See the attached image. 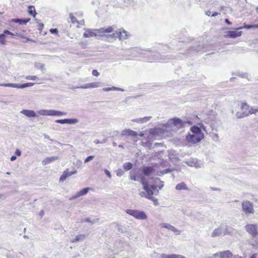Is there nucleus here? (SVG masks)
Wrapping results in <instances>:
<instances>
[{
	"label": "nucleus",
	"instance_id": "25",
	"mask_svg": "<svg viewBox=\"0 0 258 258\" xmlns=\"http://www.w3.org/2000/svg\"><path fill=\"white\" fill-rule=\"evenodd\" d=\"M30 19H12V21L16 23H19L22 25H25L29 21Z\"/></svg>",
	"mask_w": 258,
	"mask_h": 258
},
{
	"label": "nucleus",
	"instance_id": "64",
	"mask_svg": "<svg viewBox=\"0 0 258 258\" xmlns=\"http://www.w3.org/2000/svg\"><path fill=\"white\" fill-rule=\"evenodd\" d=\"M256 256H257V254L254 253L251 256V257L250 258H256Z\"/></svg>",
	"mask_w": 258,
	"mask_h": 258
},
{
	"label": "nucleus",
	"instance_id": "40",
	"mask_svg": "<svg viewBox=\"0 0 258 258\" xmlns=\"http://www.w3.org/2000/svg\"><path fill=\"white\" fill-rule=\"evenodd\" d=\"M33 83H27L23 84H20V89H23L28 87H31L34 85Z\"/></svg>",
	"mask_w": 258,
	"mask_h": 258
},
{
	"label": "nucleus",
	"instance_id": "57",
	"mask_svg": "<svg viewBox=\"0 0 258 258\" xmlns=\"http://www.w3.org/2000/svg\"><path fill=\"white\" fill-rule=\"evenodd\" d=\"M15 154L18 156H20L21 155V152L19 149H16L15 151Z\"/></svg>",
	"mask_w": 258,
	"mask_h": 258
},
{
	"label": "nucleus",
	"instance_id": "61",
	"mask_svg": "<svg viewBox=\"0 0 258 258\" xmlns=\"http://www.w3.org/2000/svg\"><path fill=\"white\" fill-rule=\"evenodd\" d=\"M139 195H140L141 197H146V196H147V194H146V192H144V191L140 192Z\"/></svg>",
	"mask_w": 258,
	"mask_h": 258
},
{
	"label": "nucleus",
	"instance_id": "55",
	"mask_svg": "<svg viewBox=\"0 0 258 258\" xmlns=\"http://www.w3.org/2000/svg\"><path fill=\"white\" fill-rule=\"evenodd\" d=\"M141 118H138L132 120V121L141 123Z\"/></svg>",
	"mask_w": 258,
	"mask_h": 258
},
{
	"label": "nucleus",
	"instance_id": "43",
	"mask_svg": "<svg viewBox=\"0 0 258 258\" xmlns=\"http://www.w3.org/2000/svg\"><path fill=\"white\" fill-rule=\"evenodd\" d=\"M152 118V116H146L143 118H141V123H143L149 121Z\"/></svg>",
	"mask_w": 258,
	"mask_h": 258
},
{
	"label": "nucleus",
	"instance_id": "31",
	"mask_svg": "<svg viewBox=\"0 0 258 258\" xmlns=\"http://www.w3.org/2000/svg\"><path fill=\"white\" fill-rule=\"evenodd\" d=\"M28 12V13L32 15L33 17H35L37 14L35 7L34 6H29Z\"/></svg>",
	"mask_w": 258,
	"mask_h": 258
},
{
	"label": "nucleus",
	"instance_id": "9",
	"mask_svg": "<svg viewBox=\"0 0 258 258\" xmlns=\"http://www.w3.org/2000/svg\"><path fill=\"white\" fill-rule=\"evenodd\" d=\"M214 258H232L233 255L230 250L220 251L214 254Z\"/></svg>",
	"mask_w": 258,
	"mask_h": 258
},
{
	"label": "nucleus",
	"instance_id": "51",
	"mask_svg": "<svg viewBox=\"0 0 258 258\" xmlns=\"http://www.w3.org/2000/svg\"><path fill=\"white\" fill-rule=\"evenodd\" d=\"M66 119H57V120H55V122H57V123H61V124H64V123H66Z\"/></svg>",
	"mask_w": 258,
	"mask_h": 258
},
{
	"label": "nucleus",
	"instance_id": "7",
	"mask_svg": "<svg viewBox=\"0 0 258 258\" xmlns=\"http://www.w3.org/2000/svg\"><path fill=\"white\" fill-rule=\"evenodd\" d=\"M242 211L246 214L254 213L253 207L251 203L248 201H243L242 203Z\"/></svg>",
	"mask_w": 258,
	"mask_h": 258
},
{
	"label": "nucleus",
	"instance_id": "32",
	"mask_svg": "<svg viewBox=\"0 0 258 258\" xmlns=\"http://www.w3.org/2000/svg\"><path fill=\"white\" fill-rule=\"evenodd\" d=\"M186 164L190 167H197V161L196 160H189L188 161H186Z\"/></svg>",
	"mask_w": 258,
	"mask_h": 258
},
{
	"label": "nucleus",
	"instance_id": "18",
	"mask_svg": "<svg viewBox=\"0 0 258 258\" xmlns=\"http://www.w3.org/2000/svg\"><path fill=\"white\" fill-rule=\"evenodd\" d=\"M160 258H185L183 255L176 254H166L162 253L160 255Z\"/></svg>",
	"mask_w": 258,
	"mask_h": 258
},
{
	"label": "nucleus",
	"instance_id": "19",
	"mask_svg": "<svg viewBox=\"0 0 258 258\" xmlns=\"http://www.w3.org/2000/svg\"><path fill=\"white\" fill-rule=\"evenodd\" d=\"M153 171V168L150 166H144L142 168V172L145 176L150 175Z\"/></svg>",
	"mask_w": 258,
	"mask_h": 258
},
{
	"label": "nucleus",
	"instance_id": "30",
	"mask_svg": "<svg viewBox=\"0 0 258 258\" xmlns=\"http://www.w3.org/2000/svg\"><path fill=\"white\" fill-rule=\"evenodd\" d=\"M122 135H127L135 137L137 136V133L131 130H126L123 131Z\"/></svg>",
	"mask_w": 258,
	"mask_h": 258
},
{
	"label": "nucleus",
	"instance_id": "37",
	"mask_svg": "<svg viewBox=\"0 0 258 258\" xmlns=\"http://www.w3.org/2000/svg\"><path fill=\"white\" fill-rule=\"evenodd\" d=\"M210 137L215 142H217L219 140V136L217 134L211 132L210 133Z\"/></svg>",
	"mask_w": 258,
	"mask_h": 258
},
{
	"label": "nucleus",
	"instance_id": "58",
	"mask_svg": "<svg viewBox=\"0 0 258 258\" xmlns=\"http://www.w3.org/2000/svg\"><path fill=\"white\" fill-rule=\"evenodd\" d=\"M4 37H1L0 38V43L2 44H5V43H6V41L5 40V39L4 38Z\"/></svg>",
	"mask_w": 258,
	"mask_h": 258
},
{
	"label": "nucleus",
	"instance_id": "33",
	"mask_svg": "<svg viewBox=\"0 0 258 258\" xmlns=\"http://www.w3.org/2000/svg\"><path fill=\"white\" fill-rule=\"evenodd\" d=\"M85 235L84 234H80V235H77L75 238H74V239H73L72 240V243H75V242H76L77 241H79L80 240H82L83 239H84L85 238Z\"/></svg>",
	"mask_w": 258,
	"mask_h": 258
},
{
	"label": "nucleus",
	"instance_id": "4",
	"mask_svg": "<svg viewBox=\"0 0 258 258\" xmlns=\"http://www.w3.org/2000/svg\"><path fill=\"white\" fill-rule=\"evenodd\" d=\"M184 125V122L179 118H173L169 119L164 126L166 128L176 127L177 128H182Z\"/></svg>",
	"mask_w": 258,
	"mask_h": 258
},
{
	"label": "nucleus",
	"instance_id": "17",
	"mask_svg": "<svg viewBox=\"0 0 258 258\" xmlns=\"http://www.w3.org/2000/svg\"><path fill=\"white\" fill-rule=\"evenodd\" d=\"M58 159V157L57 156H52L50 157H47L44 159L42 162V164L43 165H46L47 164H48L53 161H54L55 160H57Z\"/></svg>",
	"mask_w": 258,
	"mask_h": 258
},
{
	"label": "nucleus",
	"instance_id": "5",
	"mask_svg": "<svg viewBox=\"0 0 258 258\" xmlns=\"http://www.w3.org/2000/svg\"><path fill=\"white\" fill-rule=\"evenodd\" d=\"M38 113L42 116H62L67 114L66 112L52 109H41L37 111Z\"/></svg>",
	"mask_w": 258,
	"mask_h": 258
},
{
	"label": "nucleus",
	"instance_id": "50",
	"mask_svg": "<svg viewBox=\"0 0 258 258\" xmlns=\"http://www.w3.org/2000/svg\"><path fill=\"white\" fill-rule=\"evenodd\" d=\"M111 91H124V89L116 87H111Z\"/></svg>",
	"mask_w": 258,
	"mask_h": 258
},
{
	"label": "nucleus",
	"instance_id": "63",
	"mask_svg": "<svg viewBox=\"0 0 258 258\" xmlns=\"http://www.w3.org/2000/svg\"><path fill=\"white\" fill-rule=\"evenodd\" d=\"M17 157L16 156H12L11 157V160L12 161H15Z\"/></svg>",
	"mask_w": 258,
	"mask_h": 258
},
{
	"label": "nucleus",
	"instance_id": "36",
	"mask_svg": "<svg viewBox=\"0 0 258 258\" xmlns=\"http://www.w3.org/2000/svg\"><path fill=\"white\" fill-rule=\"evenodd\" d=\"M34 66L36 69L41 70L42 71L45 70V65L43 63L40 62H35Z\"/></svg>",
	"mask_w": 258,
	"mask_h": 258
},
{
	"label": "nucleus",
	"instance_id": "14",
	"mask_svg": "<svg viewBox=\"0 0 258 258\" xmlns=\"http://www.w3.org/2000/svg\"><path fill=\"white\" fill-rule=\"evenodd\" d=\"M89 189L90 188H88V187H86V188H84L82 189L80 191L78 192L75 195H74L73 197H71L70 198V200H72L76 199V198H77L78 197H80L86 195L88 193V192L89 191Z\"/></svg>",
	"mask_w": 258,
	"mask_h": 258
},
{
	"label": "nucleus",
	"instance_id": "28",
	"mask_svg": "<svg viewBox=\"0 0 258 258\" xmlns=\"http://www.w3.org/2000/svg\"><path fill=\"white\" fill-rule=\"evenodd\" d=\"M0 86L5 87H12L17 89H20V84H14V83H6L0 84Z\"/></svg>",
	"mask_w": 258,
	"mask_h": 258
},
{
	"label": "nucleus",
	"instance_id": "20",
	"mask_svg": "<svg viewBox=\"0 0 258 258\" xmlns=\"http://www.w3.org/2000/svg\"><path fill=\"white\" fill-rule=\"evenodd\" d=\"M175 189L177 190H189V189L188 187L186 184H185L183 182H181L179 183H178L175 186Z\"/></svg>",
	"mask_w": 258,
	"mask_h": 258
},
{
	"label": "nucleus",
	"instance_id": "45",
	"mask_svg": "<svg viewBox=\"0 0 258 258\" xmlns=\"http://www.w3.org/2000/svg\"><path fill=\"white\" fill-rule=\"evenodd\" d=\"M116 174L117 176L120 177L123 175L124 171L122 169H119L116 170Z\"/></svg>",
	"mask_w": 258,
	"mask_h": 258
},
{
	"label": "nucleus",
	"instance_id": "56",
	"mask_svg": "<svg viewBox=\"0 0 258 258\" xmlns=\"http://www.w3.org/2000/svg\"><path fill=\"white\" fill-rule=\"evenodd\" d=\"M147 199H150V200L154 201V202H157V199L154 197L150 196V197L148 198Z\"/></svg>",
	"mask_w": 258,
	"mask_h": 258
},
{
	"label": "nucleus",
	"instance_id": "49",
	"mask_svg": "<svg viewBox=\"0 0 258 258\" xmlns=\"http://www.w3.org/2000/svg\"><path fill=\"white\" fill-rule=\"evenodd\" d=\"M3 34H4V36H5L6 34H8V35H11L12 36H14L16 35L14 33H12L11 32L9 31L8 30H5L4 31V33Z\"/></svg>",
	"mask_w": 258,
	"mask_h": 258
},
{
	"label": "nucleus",
	"instance_id": "15",
	"mask_svg": "<svg viewBox=\"0 0 258 258\" xmlns=\"http://www.w3.org/2000/svg\"><path fill=\"white\" fill-rule=\"evenodd\" d=\"M21 113L28 117H35L37 116L36 113L32 110L23 109L21 111Z\"/></svg>",
	"mask_w": 258,
	"mask_h": 258
},
{
	"label": "nucleus",
	"instance_id": "47",
	"mask_svg": "<svg viewBox=\"0 0 258 258\" xmlns=\"http://www.w3.org/2000/svg\"><path fill=\"white\" fill-rule=\"evenodd\" d=\"M94 158V156H88V157H87L85 161H84V162L85 163H86L90 161H91L92 160H93Z\"/></svg>",
	"mask_w": 258,
	"mask_h": 258
},
{
	"label": "nucleus",
	"instance_id": "26",
	"mask_svg": "<svg viewBox=\"0 0 258 258\" xmlns=\"http://www.w3.org/2000/svg\"><path fill=\"white\" fill-rule=\"evenodd\" d=\"M142 175L141 173H131L130 174V178L131 180L134 181H139L140 180V176Z\"/></svg>",
	"mask_w": 258,
	"mask_h": 258
},
{
	"label": "nucleus",
	"instance_id": "35",
	"mask_svg": "<svg viewBox=\"0 0 258 258\" xmlns=\"http://www.w3.org/2000/svg\"><path fill=\"white\" fill-rule=\"evenodd\" d=\"M140 179L139 181H140V182L143 184V187H146V186L148 185V183L145 177L142 174L140 176Z\"/></svg>",
	"mask_w": 258,
	"mask_h": 258
},
{
	"label": "nucleus",
	"instance_id": "8",
	"mask_svg": "<svg viewBox=\"0 0 258 258\" xmlns=\"http://www.w3.org/2000/svg\"><path fill=\"white\" fill-rule=\"evenodd\" d=\"M203 138V134H200L199 135L189 134L186 136V139L188 142L196 144L200 142Z\"/></svg>",
	"mask_w": 258,
	"mask_h": 258
},
{
	"label": "nucleus",
	"instance_id": "13",
	"mask_svg": "<svg viewBox=\"0 0 258 258\" xmlns=\"http://www.w3.org/2000/svg\"><path fill=\"white\" fill-rule=\"evenodd\" d=\"M242 34V31H229L225 37L226 38H235L241 36Z\"/></svg>",
	"mask_w": 258,
	"mask_h": 258
},
{
	"label": "nucleus",
	"instance_id": "23",
	"mask_svg": "<svg viewBox=\"0 0 258 258\" xmlns=\"http://www.w3.org/2000/svg\"><path fill=\"white\" fill-rule=\"evenodd\" d=\"M223 233V227L221 226L218 228L215 229L212 233V237H215L221 235Z\"/></svg>",
	"mask_w": 258,
	"mask_h": 258
},
{
	"label": "nucleus",
	"instance_id": "38",
	"mask_svg": "<svg viewBox=\"0 0 258 258\" xmlns=\"http://www.w3.org/2000/svg\"><path fill=\"white\" fill-rule=\"evenodd\" d=\"M123 167L125 170H129L131 169L133 167V165L130 162H126L123 164Z\"/></svg>",
	"mask_w": 258,
	"mask_h": 258
},
{
	"label": "nucleus",
	"instance_id": "52",
	"mask_svg": "<svg viewBox=\"0 0 258 258\" xmlns=\"http://www.w3.org/2000/svg\"><path fill=\"white\" fill-rule=\"evenodd\" d=\"M104 172L109 178L111 177V174L110 172L109 171H108L107 169H105Z\"/></svg>",
	"mask_w": 258,
	"mask_h": 258
},
{
	"label": "nucleus",
	"instance_id": "3",
	"mask_svg": "<svg viewBox=\"0 0 258 258\" xmlns=\"http://www.w3.org/2000/svg\"><path fill=\"white\" fill-rule=\"evenodd\" d=\"M125 212L138 220H146L148 218L146 213L143 211L127 209Z\"/></svg>",
	"mask_w": 258,
	"mask_h": 258
},
{
	"label": "nucleus",
	"instance_id": "21",
	"mask_svg": "<svg viewBox=\"0 0 258 258\" xmlns=\"http://www.w3.org/2000/svg\"><path fill=\"white\" fill-rule=\"evenodd\" d=\"M143 188L145 190V191L147 194V196H146V198H148L153 195V189H154V190L155 189L156 187L155 185H152L151 186V189H150L148 185L146 186V187H143Z\"/></svg>",
	"mask_w": 258,
	"mask_h": 258
},
{
	"label": "nucleus",
	"instance_id": "54",
	"mask_svg": "<svg viewBox=\"0 0 258 258\" xmlns=\"http://www.w3.org/2000/svg\"><path fill=\"white\" fill-rule=\"evenodd\" d=\"M92 75L94 76H98L99 75V73L96 70H94L92 71Z\"/></svg>",
	"mask_w": 258,
	"mask_h": 258
},
{
	"label": "nucleus",
	"instance_id": "27",
	"mask_svg": "<svg viewBox=\"0 0 258 258\" xmlns=\"http://www.w3.org/2000/svg\"><path fill=\"white\" fill-rule=\"evenodd\" d=\"M190 131L192 132V134L199 135L200 134H203L201 128L196 126H191Z\"/></svg>",
	"mask_w": 258,
	"mask_h": 258
},
{
	"label": "nucleus",
	"instance_id": "2",
	"mask_svg": "<svg viewBox=\"0 0 258 258\" xmlns=\"http://www.w3.org/2000/svg\"><path fill=\"white\" fill-rule=\"evenodd\" d=\"M114 28L113 26H110L107 28H101L98 29L86 30L85 32L83 34V37L85 38L92 37L94 36H102L101 33H108L114 32Z\"/></svg>",
	"mask_w": 258,
	"mask_h": 258
},
{
	"label": "nucleus",
	"instance_id": "6",
	"mask_svg": "<svg viewBox=\"0 0 258 258\" xmlns=\"http://www.w3.org/2000/svg\"><path fill=\"white\" fill-rule=\"evenodd\" d=\"M107 37H111L112 38H118L119 40H122L128 38L129 34L128 33L124 30H120L119 31H116L112 34L105 35Z\"/></svg>",
	"mask_w": 258,
	"mask_h": 258
},
{
	"label": "nucleus",
	"instance_id": "53",
	"mask_svg": "<svg viewBox=\"0 0 258 258\" xmlns=\"http://www.w3.org/2000/svg\"><path fill=\"white\" fill-rule=\"evenodd\" d=\"M50 32L52 34H57L58 33V30L56 28H55V29H51L50 30Z\"/></svg>",
	"mask_w": 258,
	"mask_h": 258
},
{
	"label": "nucleus",
	"instance_id": "10",
	"mask_svg": "<svg viewBox=\"0 0 258 258\" xmlns=\"http://www.w3.org/2000/svg\"><path fill=\"white\" fill-rule=\"evenodd\" d=\"M102 86V84L100 82H95L90 83L86 84L80 87H76L74 88H80V89H88V88H98Z\"/></svg>",
	"mask_w": 258,
	"mask_h": 258
},
{
	"label": "nucleus",
	"instance_id": "11",
	"mask_svg": "<svg viewBox=\"0 0 258 258\" xmlns=\"http://www.w3.org/2000/svg\"><path fill=\"white\" fill-rule=\"evenodd\" d=\"M161 226L162 228H164L168 229L170 231L174 232L176 235H179L181 233V231L176 228L173 226L171 225L169 223H163L161 224Z\"/></svg>",
	"mask_w": 258,
	"mask_h": 258
},
{
	"label": "nucleus",
	"instance_id": "46",
	"mask_svg": "<svg viewBox=\"0 0 258 258\" xmlns=\"http://www.w3.org/2000/svg\"><path fill=\"white\" fill-rule=\"evenodd\" d=\"M204 48L203 46L199 45L195 47V50L196 51H201L202 50V49Z\"/></svg>",
	"mask_w": 258,
	"mask_h": 258
},
{
	"label": "nucleus",
	"instance_id": "22",
	"mask_svg": "<svg viewBox=\"0 0 258 258\" xmlns=\"http://www.w3.org/2000/svg\"><path fill=\"white\" fill-rule=\"evenodd\" d=\"M165 57L161 56L160 54L158 53L157 54L153 55V58L150 59V61L155 60L159 62H163L165 61Z\"/></svg>",
	"mask_w": 258,
	"mask_h": 258
},
{
	"label": "nucleus",
	"instance_id": "60",
	"mask_svg": "<svg viewBox=\"0 0 258 258\" xmlns=\"http://www.w3.org/2000/svg\"><path fill=\"white\" fill-rule=\"evenodd\" d=\"M102 90L103 91H111V88H110V87H108V88H103L102 89Z\"/></svg>",
	"mask_w": 258,
	"mask_h": 258
},
{
	"label": "nucleus",
	"instance_id": "16",
	"mask_svg": "<svg viewBox=\"0 0 258 258\" xmlns=\"http://www.w3.org/2000/svg\"><path fill=\"white\" fill-rule=\"evenodd\" d=\"M77 173V171L69 172L68 169L65 170L60 177V181H63L67 178Z\"/></svg>",
	"mask_w": 258,
	"mask_h": 258
},
{
	"label": "nucleus",
	"instance_id": "48",
	"mask_svg": "<svg viewBox=\"0 0 258 258\" xmlns=\"http://www.w3.org/2000/svg\"><path fill=\"white\" fill-rule=\"evenodd\" d=\"M97 221H98V220H93L91 221L89 218H86L83 220V222H90V223H95L97 222Z\"/></svg>",
	"mask_w": 258,
	"mask_h": 258
},
{
	"label": "nucleus",
	"instance_id": "34",
	"mask_svg": "<svg viewBox=\"0 0 258 258\" xmlns=\"http://www.w3.org/2000/svg\"><path fill=\"white\" fill-rule=\"evenodd\" d=\"M66 121V123L69 124H76L79 122V120L77 118H67Z\"/></svg>",
	"mask_w": 258,
	"mask_h": 258
},
{
	"label": "nucleus",
	"instance_id": "12",
	"mask_svg": "<svg viewBox=\"0 0 258 258\" xmlns=\"http://www.w3.org/2000/svg\"><path fill=\"white\" fill-rule=\"evenodd\" d=\"M245 228L246 231L251 234L253 236H255L257 235V228L255 225L247 224L245 226Z\"/></svg>",
	"mask_w": 258,
	"mask_h": 258
},
{
	"label": "nucleus",
	"instance_id": "24",
	"mask_svg": "<svg viewBox=\"0 0 258 258\" xmlns=\"http://www.w3.org/2000/svg\"><path fill=\"white\" fill-rule=\"evenodd\" d=\"M245 28L247 29H258V24H255V25H247L245 24L244 27H239L238 28H235V29L236 30H239L242 29L243 28Z\"/></svg>",
	"mask_w": 258,
	"mask_h": 258
},
{
	"label": "nucleus",
	"instance_id": "44",
	"mask_svg": "<svg viewBox=\"0 0 258 258\" xmlns=\"http://www.w3.org/2000/svg\"><path fill=\"white\" fill-rule=\"evenodd\" d=\"M25 79L27 80H39V78L36 76H27L25 77Z\"/></svg>",
	"mask_w": 258,
	"mask_h": 258
},
{
	"label": "nucleus",
	"instance_id": "39",
	"mask_svg": "<svg viewBox=\"0 0 258 258\" xmlns=\"http://www.w3.org/2000/svg\"><path fill=\"white\" fill-rule=\"evenodd\" d=\"M114 224L115 225V227L117 229V230L119 232H120L122 233L124 232V228L122 226L119 225L117 223H114Z\"/></svg>",
	"mask_w": 258,
	"mask_h": 258
},
{
	"label": "nucleus",
	"instance_id": "62",
	"mask_svg": "<svg viewBox=\"0 0 258 258\" xmlns=\"http://www.w3.org/2000/svg\"><path fill=\"white\" fill-rule=\"evenodd\" d=\"M225 22L226 24H227L228 25H231L232 24V23L227 19H226L225 20Z\"/></svg>",
	"mask_w": 258,
	"mask_h": 258
},
{
	"label": "nucleus",
	"instance_id": "29",
	"mask_svg": "<svg viewBox=\"0 0 258 258\" xmlns=\"http://www.w3.org/2000/svg\"><path fill=\"white\" fill-rule=\"evenodd\" d=\"M233 229L231 227L226 226L223 228V233L224 235L231 234L233 233Z\"/></svg>",
	"mask_w": 258,
	"mask_h": 258
},
{
	"label": "nucleus",
	"instance_id": "59",
	"mask_svg": "<svg viewBox=\"0 0 258 258\" xmlns=\"http://www.w3.org/2000/svg\"><path fill=\"white\" fill-rule=\"evenodd\" d=\"M95 144H103V143H105V141H102V142H100L99 141V140H96L94 141V142Z\"/></svg>",
	"mask_w": 258,
	"mask_h": 258
},
{
	"label": "nucleus",
	"instance_id": "41",
	"mask_svg": "<svg viewBox=\"0 0 258 258\" xmlns=\"http://www.w3.org/2000/svg\"><path fill=\"white\" fill-rule=\"evenodd\" d=\"M69 18L71 19V21L72 23H78V21L77 18L73 15L72 13H70L69 15Z\"/></svg>",
	"mask_w": 258,
	"mask_h": 258
},
{
	"label": "nucleus",
	"instance_id": "1",
	"mask_svg": "<svg viewBox=\"0 0 258 258\" xmlns=\"http://www.w3.org/2000/svg\"><path fill=\"white\" fill-rule=\"evenodd\" d=\"M240 109L241 111H238L236 113V116L238 118H244L258 112V106L250 107L245 102L241 103Z\"/></svg>",
	"mask_w": 258,
	"mask_h": 258
},
{
	"label": "nucleus",
	"instance_id": "42",
	"mask_svg": "<svg viewBox=\"0 0 258 258\" xmlns=\"http://www.w3.org/2000/svg\"><path fill=\"white\" fill-rule=\"evenodd\" d=\"M133 50L135 51L139 52V54H141V55L146 54V53L148 52L147 50H142V49H139V48H137L134 49Z\"/></svg>",
	"mask_w": 258,
	"mask_h": 258
}]
</instances>
